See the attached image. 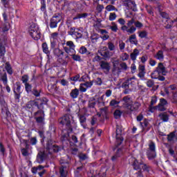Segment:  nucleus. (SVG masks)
I'll return each mask as SVG.
<instances>
[{"instance_id": "f257e3e1", "label": "nucleus", "mask_w": 177, "mask_h": 177, "mask_svg": "<svg viewBox=\"0 0 177 177\" xmlns=\"http://www.w3.org/2000/svg\"><path fill=\"white\" fill-rule=\"evenodd\" d=\"M39 136L41 138V142L42 145L46 142V149L48 151V153H59L62 150V147L53 145L55 141L52 139V133L50 132L47 131L46 135L44 134V131H39Z\"/></svg>"}, {"instance_id": "f03ea898", "label": "nucleus", "mask_w": 177, "mask_h": 177, "mask_svg": "<svg viewBox=\"0 0 177 177\" xmlns=\"http://www.w3.org/2000/svg\"><path fill=\"white\" fill-rule=\"evenodd\" d=\"M58 124L62 128L67 129V131H73V129L75 127V122L73 120V116L70 114H65L58 119Z\"/></svg>"}, {"instance_id": "7ed1b4c3", "label": "nucleus", "mask_w": 177, "mask_h": 177, "mask_svg": "<svg viewBox=\"0 0 177 177\" xmlns=\"http://www.w3.org/2000/svg\"><path fill=\"white\" fill-rule=\"evenodd\" d=\"M133 167L136 171H138V172L136 173L137 177H142V172H140L141 169L147 171V172L149 171V167H147V165L144 164L142 162H139L136 159H133Z\"/></svg>"}, {"instance_id": "20e7f679", "label": "nucleus", "mask_w": 177, "mask_h": 177, "mask_svg": "<svg viewBox=\"0 0 177 177\" xmlns=\"http://www.w3.org/2000/svg\"><path fill=\"white\" fill-rule=\"evenodd\" d=\"M28 32L30 37L35 41L41 39V31H39V28L35 24H32L30 26Z\"/></svg>"}, {"instance_id": "39448f33", "label": "nucleus", "mask_w": 177, "mask_h": 177, "mask_svg": "<svg viewBox=\"0 0 177 177\" xmlns=\"http://www.w3.org/2000/svg\"><path fill=\"white\" fill-rule=\"evenodd\" d=\"M83 31L81 30L80 28H75V27H71L69 28V30L68 31V35H71L73 37V38H75L76 41H78V39H81V38H85L84 37Z\"/></svg>"}, {"instance_id": "423d86ee", "label": "nucleus", "mask_w": 177, "mask_h": 177, "mask_svg": "<svg viewBox=\"0 0 177 177\" xmlns=\"http://www.w3.org/2000/svg\"><path fill=\"white\" fill-rule=\"evenodd\" d=\"M124 142V137H122V127L121 125H116V142L115 147H118L121 146V144Z\"/></svg>"}, {"instance_id": "0eeeda50", "label": "nucleus", "mask_w": 177, "mask_h": 177, "mask_svg": "<svg viewBox=\"0 0 177 177\" xmlns=\"http://www.w3.org/2000/svg\"><path fill=\"white\" fill-rule=\"evenodd\" d=\"M35 120L39 125L45 124V111H37L34 113Z\"/></svg>"}, {"instance_id": "6e6552de", "label": "nucleus", "mask_w": 177, "mask_h": 177, "mask_svg": "<svg viewBox=\"0 0 177 177\" xmlns=\"http://www.w3.org/2000/svg\"><path fill=\"white\" fill-rule=\"evenodd\" d=\"M149 148L147 151V156L149 160H154L156 157V144L153 141H149Z\"/></svg>"}, {"instance_id": "1a4fd4ad", "label": "nucleus", "mask_w": 177, "mask_h": 177, "mask_svg": "<svg viewBox=\"0 0 177 177\" xmlns=\"http://www.w3.org/2000/svg\"><path fill=\"white\" fill-rule=\"evenodd\" d=\"M62 21V15L60 13L55 14L50 21V27L51 28H56L57 24Z\"/></svg>"}, {"instance_id": "9d476101", "label": "nucleus", "mask_w": 177, "mask_h": 177, "mask_svg": "<svg viewBox=\"0 0 177 177\" xmlns=\"http://www.w3.org/2000/svg\"><path fill=\"white\" fill-rule=\"evenodd\" d=\"M62 166L59 168L60 177H67V174L68 172V162H64V160H60Z\"/></svg>"}, {"instance_id": "9b49d317", "label": "nucleus", "mask_w": 177, "mask_h": 177, "mask_svg": "<svg viewBox=\"0 0 177 177\" xmlns=\"http://www.w3.org/2000/svg\"><path fill=\"white\" fill-rule=\"evenodd\" d=\"M66 46H64V50H65L67 55H71V53H75V44L72 41H68L65 44Z\"/></svg>"}, {"instance_id": "f8f14e48", "label": "nucleus", "mask_w": 177, "mask_h": 177, "mask_svg": "<svg viewBox=\"0 0 177 177\" xmlns=\"http://www.w3.org/2000/svg\"><path fill=\"white\" fill-rule=\"evenodd\" d=\"M121 73V68H120V62L116 60L113 62L112 75L118 77Z\"/></svg>"}, {"instance_id": "ddd939ff", "label": "nucleus", "mask_w": 177, "mask_h": 177, "mask_svg": "<svg viewBox=\"0 0 177 177\" xmlns=\"http://www.w3.org/2000/svg\"><path fill=\"white\" fill-rule=\"evenodd\" d=\"M100 67L103 71L104 74H109L110 73V63L106 62V61H101L100 62Z\"/></svg>"}, {"instance_id": "4468645a", "label": "nucleus", "mask_w": 177, "mask_h": 177, "mask_svg": "<svg viewBox=\"0 0 177 177\" xmlns=\"http://www.w3.org/2000/svg\"><path fill=\"white\" fill-rule=\"evenodd\" d=\"M167 106H168V102H167V100H165L164 98H160V103L156 106V109L159 111H165V110H167Z\"/></svg>"}, {"instance_id": "2eb2a0df", "label": "nucleus", "mask_w": 177, "mask_h": 177, "mask_svg": "<svg viewBox=\"0 0 177 177\" xmlns=\"http://www.w3.org/2000/svg\"><path fill=\"white\" fill-rule=\"evenodd\" d=\"M124 6L128 8V9H131V10L136 11V4L135 1L131 0H124Z\"/></svg>"}, {"instance_id": "dca6fc26", "label": "nucleus", "mask_w": 177, "mask_h": 177, "mask_svg": "<svg viewBox=\"0 0 177 177\" xmlns=\"http://www.w3.org/2000/svg\"><path fill=\"white\" fill-rule=\"evenodd\" d=\"M140 106H142L140 102H133L132 101V102L128 107L127 110H129V111H138V110H139V108L140 107Z\"/></svg>"}, {"instance_id": "f3484780", "label": "nucleus", "mask_w": 177, "mask_h": 177, "mask_svg": "<svg viewBox=\"0 0 177 177\" xmlns=\"http://www.w3.org/2000/svg\"><path fill=\"white\" fill-rule=\"evenodd\" d=\"M121 30L123 31V32H127V34L129 35L130 34H133V32L136 31V28L133 26H130V28L127 26H122L121 27Z\"/></svg>"}, {"instance_id": "a211bd4d", "label": "nucleus", "mask_w": 177, "mask_h": 177, "mask_svg": "<svg viewBox=\"0 0 177 177\" xmlns=\"http://www.w3.org/2000/svg\"><path fill=\"white\" fill-rule=\"evenodd\" d=\"M156 71L158 74H162V75H167V69L164 66V64L160 62L156 68Z\"/></svg>"}, {"instance_id": "6ab92c4d", "label": "nucleus", "mask_w": 177, "mask_h": 177, "mask_svg": "<svg viewBox=\"0 0 177 177\" xmlns=\"http://www.w3.org/2000/svg\"><path fill=\"white\" fill-rule=\"evenodd\" d=\"M122 102H124L123 106L125 109H128V107L131 106V104L132 103V98H131L129 95H127L122 98Z\"/></svg>"}, {"instance_id": "aec40b11", "label": "nucleus", "mask_w": 177, "mask_h": 177, "mask_svg": "<svg viewBox=\"0 0 177 177\" xmlns=\"http://www.w3.org/2000/svg\"><path fill=\"white\" fill-rule=\"evenodd\" d=\"M90 39L92 44H96L100 42V39H102V36H100L99 34L93 33L91 35Z\"/></svg>"}, {"instance_id": "412c9836", "label": "nucleus", "mask_w": 177, "mask_h": 177, "mask_svg": "<svg viewBox=\"0 0 177 177\" xmlns=\"http://www.w3.org/2000/svg\"><path fill=\"white\" fill-rule=\"evenodd\" d=\"M77 117L79 118L80 124L83 127L84 129H86V117L85 115L78 114Z\"/></svg>"}, {"instance_id": "4be33fe9", "label": "nucleus", "mask_w": 177, "mask_h": 177, "mask_svg": "<svg viewBox=\"0 0 177 177\" xmlns=\"http://www.w3.org/2000/svg\"><path fill=\"white\" fill-rule=\"evenodd\" d=\"M45 158H46V154L45 153V152H43V151L39 152L37 157V162H39V164H42Z\"/></svg>"}, {"instance_id": "5701e85b", "label": "nucleus", "mask_w": 177, "mask_h": 177, "mask_svg": "<svg viewBox=\"0 0 177 177\" xmlns=\"http://www.w3.org/2000/svg\"><path fill=\"white\" fill-rule=\"evenodd\" d=\"M154 104H156V100L152 99L148 109L147 114H149V113H152L154 115V113H156V106H154Z\"/></svg>"}, {"instance_id": "b1692460", "label": "nucleus", "mask_w": 177, "mask_h": 177, "mask_svg": "<svg viewBox=\"0 0 177 177\" xmlns=\"http://www.w3.org/2000/svg\"><path fill=\"white\" fill-rule=\"evenodd\" d=\"M100 55L101 56H102V57H104V59H110V57H111V56H113V53L110 52L109 50H106V51H101L100 52Z\"/></svg>"}, {"instance_id": "393cba45", "label": "nucleus", "mask_w": 177, "mask_h": 177, "mask_svg": "<svg viewBox=\"0 0 177 177\" xmlns=\"http://www.w3.org/2000/svg\"><path fill=\"white\" fill-rule=\"evenodd\" d=\"M70 96L72 99H77L80 96V90L78 88L72 89L70 93Z\"/></svg>"}, {"instance_id": "a878e982", "label": "nucleus", "mask_w": 177, "mask_h": 177, "mask_svg": "<svg viewBox=\"0 0 177 177\" xmlns=\"http://www.w3.org/2000/svg\"><path fill=\"white\" fill-rule=\"evenodd\" d=\"M46 104V103L42 102L41 100L36 101V107L39 109L38 111H44V106Z\"/></svg>"}, {"instance_id": "bb28decb", "label": "nucleus", "mask_w": 177, "mask_h": 177, "mask_svg": "<svg viewBox=\"0 0 177 177\" xmlns=\"http://www.w3.org/2000/svg\"><path fill=\"white\" fill-rule=\"evenodd\" d=\"M0 80L3 82L4 85H8V75L5 71H3V73H0Z\"/></svg>"}, {"instance_id": "cd10ccee", "label": "nucleus", "mask_w": 177, "mask_h": 177, "mask_svg": "<svg viewBox=\"0 0 177 177\" xmlns=\"http://www.w3.org/2000/svg\"><path fill=\"white\" fill-rule=\"evenodd\" d=\"M122 153H123L122 149L121 148L118 149L116 154L112 156L111 158L112 161H117V158H118V157H121V156H122Z\"/></svg>"}, {"instance_id": "c85d7f7f", "label": "nucleus", "mask_w": 177, "mask_h": 177, "mask_svg": "<svg viewBox=\"0 0 177 177\" xmlns=\"http://www.w3.org/2000/svg\"><path fill=\"white\" fill-rule=\"evenodd\" d=\"M139 50H138V48H135L133 51V53H131L130 55V57L131 59V60H133V62H135V60H136V57H138V56H139Z\"/></svg>"}, {"instance_id": "c756f323", "label": "nucleus", "mask_w": 177, "mask_h": 177, "mask_svg": "<svg viewBox=\"0 0 177 177\" xmlns=\"http://www.w3.org/2000/svg\"><path fill=\"white\" fill-rule=\"evenodd\" d=\"M158 117L164 122H167L168 120H169V116L166 113H162L159 114Z\"/></svg>"}, {"instance_id": "7c9ffc66", "label": "nucleus", "mask_w": 177, "mask_h": 177, "mask_svg": "<svg viewBox=\"0 0 177 177\" xmlns=\"http://www.w3.org/2000/svg\"><path fill=\"white\" fill-rule=\"evenodd\" d=\"M79 53H81V55H86L87 56L91 55V52L86 49V47L82 46L80 47Z\"/></svg>"}, {"instance_id": "2f4dec72", "label": "nucleus", "mask_w": 177, "mask_h": 177, "mask_svg": "<svg viewBox=\"0 0 177 177\" xmlns=\"http://www.w3.org/2000/svg\"><path fill=\"white\" fill-rule=\"evenodd\" d=\"M68 56H71L72 59L75 62H82V59H81V56L76 55L75 53H71V55H68Z\"/></svg>"}, {"instance_id": "473e14b6", "label": "nucleus", "mask_w": 177, "mask_h": 177, "mask_svg": "<svg viewBox=\"0 0 177 177\" xmlns=\"http://www.w3.org/2000/svg\"><path fill=\"white\" fill-rule=\"evenodd\" d=\"M44 169V166L39 165L38 167H33L32 168V174H39L41 171V170Z\"/></svg>"}, {"instance_id": "72a5a7b5", "label": "nucleus", "mask_w": 177, "mask_h": 177, "mask_svg": "<svg viewBox=\"0 0 177 177\" xmlns=\"http://www.w3.org/2000/svg\"><path fill=\"white\" fill-rule=\"evenodd\" d=\"M1 28L3 32H6V31H9V29L10 28V24H9V22H5Z\"/></svg>"}, {"instance_id": "f704fd0d", "label": "nucleus", "mask_w": 177, "mask_h": 177, "mask_svg": "<svg viewBox=\"0 0 177 177\" xmlns=\"http://www.w3.org/2000/svg\"><path fill=\"white\" fill-rule=\"evenodd\" d=\"M54 55L55 56H57V57H60L64 55V52L63 50H60V48H55L53 51Z\"/></svg>"}, {"instance_id": "c9c22d12", "label": "nucleus", "mask_w": 177, "mask_h": 177, "mask_svg": "<svg viewBox=\"0 0 177 177\" xmlns=\"http://www.w3.org/2000/svg\"><path fill=\"white\" fill-rule=\"evenodd\" d=\"M131 81V79H128L124 82H123L122 84V88H123L124 89H129L131 88L130 87Z\"/></svg>"}, {"instance_id": "e433bc0d", "label": "nucleus", "mask_w": 177, "mask_h": 177, "mask_svg": "<svg viewBox=\"0 0 177 177\" xmlns=\"http://www.w3.org/2000/svg\"><path fill=\"white\" fill-rule=\"evenodd\" d=\"M88 17V13H80V14H77V15L73 17V20H77V19H86Z\"/></svg>"}, {"instance_id": "4c0bfd02", "label": "nucleus", "mask_w": 177, "mask_h": 177, "mask_svg": "<svg viewBox=\"0 0 177 177\" xmlns=\"http://www.w3.org/2000/svg\"><path fill=\"white\" fill-rule=\"evenodd\" d=\"M41 47L44 53H46V55H49L50 53V51H49V47H48V44L46 43H43Z\"/></svg>"}, {"instance_id": "58836bf2", "label": "nucleus", "mask_w": 177, "mask_h": 177, "mask_svg": "<svg viewBox=\"0 0 177 177\" xmlns=\"http://www.w3.org/2000/svg\"><path fill=\"white\" fill-rule=\"evenodd\" d=\"M105 9L107 10V12H118V9L111 4L106 6Z\"/></svg>"}, {"instance_id": "ea45409f", "label": "nucleus", "mask_w": 177, "mask_h": 177, "mask_svg": "<svg viewBox=\"0 0 177 177\" xmlns=\"http://www.w3.org/2000/svg\"><path fill=\"white\" fill-rule=\"evenodd\" d=\"M129 41L131 44L138 45V40H136V35H131L129 38Z\"/></svg>"}, {"instance_id": "a19ab883", "label": "nucleus", "mask_w": 177, "mask_h": 177, "mask_svg": "<svg viewBox=\"0 0 177 177\" xmlns=\"http://www.w3.org/2000/svg\"><path fill=\"white\" fill-rule=\"evenodd\" d=\"M5 68L8 74L10 75H12L13 74V71L12 70V66H10V64L9 62L6 63Z\"/></svg>"}, {"instance_id": "79ce46f5", "label": "nucleus", "mask_w": 177, "mask_h": 177, "mask_svg": "<svg viewBox=\"0 0 177 177\" xmlns=\"http://www.w3.org/2000/svg\"><path fill=\"white\" fill-rule=\"evenodd\" d=\"M156 59L160 60V62H162V60H164V52H162V50H159L156 53Z\"/></svg>"}, {"instance_id": "37998d69", "label": "nucleus", "mask_w": 177, "mask_h": 177, "mask_svg": "<svg viewBox=\"0 0 177 177\" xmlns=\"http://www.w3.org/2000/svg\"><path fill=\"white\" fill-rule=\"evenodd\" d=\"M37 104V101L31 100L28 102V103L26 104V109H31L33 106H36Z\"/></svg>"}, {"instance_id": "c03bdc74", "label": "nucleus", "mask_w": 177, "mask_h": 177, "mask_svg": "<svg viewBox=\"0 0 177 177\" xmlns=\"http://www.w3.org/2000/svg\"><path fill=\"white\" fill-rule=\"evenodd\" d=\"M110 30L113 31V32H117L118 31V26L115 24V22H112L111 26H109Z\"/></svg>"}, {"instance_id": "a18cd8bd", "label": "nucleus", "mask_w": 177, "mask_h": 177, "mask_svg": "<svg viewBox=\"0 0 177 177\" xmlns=\"http://www.w3.org/2000/svg\"><path fill=\"white\" fill-rule=\"evenodd\" d=\"M118 104H120V101H117L115 100H111L109 103V106L111 107H118Z\"/></svg>"}, {"instance_id": "49530a36", "label": "nucleus", "mask_w": 177, "mask_h": 177, "mask_svg": "<svg viewBox=\"0 0 177 177\" xmlns=\"http://www.w3.org/2000/svg\"><path fill=\"white\" fill-rule=\"evenodd\" d=\"M25 86V89L27 92V93H30V92H32V86L30 83H26L24 84Z\"/></svg>"}, {"instance_id": "de8ad7c7", "label": "nucleus", "mask_w": 177, "mask_h": 177, "mask_svg": "<svg viewBox=\"0 0 177 177\" xmlns=\"http://www.w3.org/2000/svg\"><path fill=\"white\" fill-rule=\"evenodd\" d=\"M175 139V131H173L170 133L169 135H167V141L168 142H172Z\"/></svg>"}, {"instance_id": "09e8293b", "label": "nucleus", "mask_w": 177, "mask_h": 177, "mask_svg": "<svg viewBox=\"0 0 177 177\" xmlns=\"http://www.w3.org/2000/svg\"><path fill=\"white\" fill-rule=\"evenodd\" d=\"M169 91H171V93H173V95H176L177 88H176V86H175V84L170 85L169 86Z\"/></svg>"}, {"instance_id": "8fccbe9b", "label": "nucleus", "mask_w": 177, "mask_h": 177, "mask_svg": "<svg viewBox=\"0 0 177 177\" xmlns=\"http://www.w3.org/2000/svg\"><path fill=\"white\" fill-rule=\"evenodd\" d=\"M28 80H30V77H28V75H24L21 77V81L24 84V85L28 83Z\"/></svg>"}, {"instance_id": "3c124183", "label": "nucleus", "mask_w": 177, "mask_h": 177, "mask_svg": "<svg viewBox=\"0 0 177 177\" xmlns=\"http://www.w3.org/2000/svg\"><path fill=\"white\" fill-rule=\"evenodd\" d=\"M122 114V112H121V111H120V110H116V111H115V112L113 113L114 118H115L116 120H118V118H120Z\"/></svg>"}, {"instance_id": "603ef678", "label": "nucleus", "mask_w": 177, "mask_h": 177, "mask_svg": "<svg viewBox=\"0 0 177 177\" xmlns=\"http://www.w3.org/2000/svg\"><path fill=\"white\" fill-rule=\"evenodd\" d=\"M78 157L80 161H85V160L88 158V155H86V153H79Z\"/></svg>"}, {"instance_id": "864d4df0", "label": "nucleus", "mask_w": 177, "mask_h": 177, "mask_svg": "<svg viewBox=\"0 0 177 177\" xmlns=\"http://www.w3.org/2000/svg\"><path fill=\"white\" fill-rule=\"evenodd\" d=\"M138 37L142 39L147 38V32H146V30L138 32Z\"/></svg>"}, {"instance_id": "5fc2aeb1", "label": "nucleus", "mask_w": 177, "mask_h": 177, "mask_svg": "<svg viewBox=\"0 0 177 177\" xmlns=\"http://www.w3.org/2000/svg\"><path fill=\"white\" fill-rule=\"evenodd\" d=\"M110 21H114L117 19V14L115 12H111L109 17Z\"/></svg>"}, {"instance_id": "6e6d98bb", "label": "nucleus", "mask_w": 177, "mask_h": 177, "mask_svg": "<svg viewBox=\"0 0 177 177\" xmlns=\"http://www.w3.org/2000/svg\"><path fill=\"white\" fill-rule=\"evenodd\" d=\"M41 10L45 12L46 10V3L45 0H41Z\"/></svg>"}, {"instance_id": "4d7b16f0", "label": "nucleus", "mask_w": 177, "mask_h": 177, "mask_svg": "<svg viewBox=\"0 0 177 177\" xmlns=\"http://www.w3.org/2000/svg\"><path fill=\"white\" fill-rule=\"evenodd\" d=\"M129 80H131L130 81V86H131V88H135L136 85V79L135 77H131Z\"/></svg>"}, {"instance_id": "13d9d810", "label": "nucleus", "mask_w": 177, "mask_h": 177, "mask_svg": "<svg viewBox=\"0 0 177 177\" xmlns=\"http://www.w3.org/2000/svg\"><path fill=\"white\" fill-rule=\"evenodd\" d=\"M160 15L161 17H162V19H166V20H168L169 19V15L164 11L160 12Z\"/></svg>"}, {"instance_id": "bf43d9fd", "label": "nucleus", "mask_w": 177, "mask_h": 177, "mask_svg": "<svg viewBox=\"0 0 177 177\" xmlns=\"http://www.w3.org/2000/svg\"><path fill=\"white\" fill-rule=\"evenodd\" d=\"M83 85L88 88H92V86L93 85V82H86L85 83H83Z\"/></svg>"}, {"instance_id": "052dcab7", "label": "nucleus", "mask_w": 177, "mask_h": 177, "mask_svg": "<svg viewBox=\"0 0 177 177\" xmlns=\"http://www.w3.org/2000/svg\"><path fill=\"white\" fill-rule=\"evenodd\" d=\"M108 48L109 50H115V46H114V44L113 42H108Z\"/></svg>"}, {"instance_id": "680f3d73", "label": "nucleus", "mask_w": 177, "mask_h": 177, "mask_svg": "<svg viewBox=\"0 0 177 177\" xmlns=\"http://www.w3.org/2000/svg\"><path fill=\"white\" fill-rule=\"evenodd\" d=\"M30 140L32 146H35V145H37V143L38 142V140H37V137L31 138Z\"/></svg>"}, {"instance_id": "e2e57ef3", "label": "nucleus", "mask_w": 177, "mask_h": 177, "mask_svg": "<svg viewBox=\"0 0 177 177\" xmlns=\"http://www.w3.org/2000/svg\"><path fill=\"white\" fill-rule=\"evenodd\" d=\"M134 26H136V28H142V27H143V24H142L139 21H136L134 22Z\"/></svg>"}, {"instance_id": "0e129e2a", "label": "nucleus", "mask_w": 177, "mask_h": 177, "mask_svg": "<svg viewBox=\"0 0 177 177\" xmlns=\"http://www.w3.org/2000/svg\"><path fill=\"white\" fill-rule=\"evenodd\" d=\"M16 86H17V88H16V90H14V91H15V92H17V93H21V86H20V83L17 82Z\"/></svg>"}, {"instance_id": "69168bd1", "label": "nucleus", "mask_w": 177, "mask_h": 177, "mask_svg": "<svg viewBox=\"0 0 177 177\" xmlns=\"http://www.w3.org/2000/svg\"><path fill=\"white\" fill-rule=\"evenodd\" d=\"M105 97H106V95H102L101 97H98V99H97V102H98V103H102L103 104H104V99H105Z\"/></svg>"}, {"instance_id": "338daca9", "label": "nucleus", "mask_w": 177, "mask_h": 177, "mask_svg": "<svg viewBox=\"0 0 177 177\" xmlns=\"http://www.w3.org/2000/svg\"><path fill=\"white\" fill-rule=\"evenodd\" d=\"M119 47L120 50H124V49H125V43L122 41H119Z\"/></svg>"}, {"instance_id": "774afa93", "label": "nucleus", "mask_w": 177, "mask_h": 177, "mask_svg": "<svg viewBox=\"0 0 177 177\" xmlns=\"http://www.w3.org/2000/svg\"><path fill=\"white\" fill-rule=\"evenodd\" d=\"M87 88L83 84V83L80 85V92H85Z\"/></svg>"}]
</instances>
